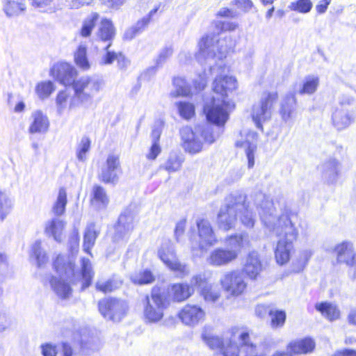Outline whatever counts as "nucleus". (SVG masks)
Here are the masks:
<instances>
[{
	"label": "nucleus",
	"mask_w": 356,
	"mask_h": 356,
	"mask_svg": "<svg viewBox=\"0 0 356 356\" xmlns=\"http://www.w3.org/2000/svg\"><path fill=\"white\" fill-rule=\"evenodd\" d=\"M255 204L261 220L270 232L280 239L294 242L298 236L296 227L298 213L289 208L283 199L274 201L259 193L256 195Z\"/></svg>",
	"instance_id": "obj_1"
},
{
	"label": "nucleus",
	"mask_w": 356,
	"mask_h": 356,
	"mask_svg": "<svg viewBox=\"0 0 356 356\" xmlns=\"http://www.w3.org/2000/svg\"><path fill=\"white\" fill-rule=\"evenodd\" d=\"M54 267L59 275V278L51 276L49 284L56 294L63 299L68 298L72 293V288L67 281L73 284L82 282L81 289L88 288L95 275L90 259L82 258L81 269L75 270L74 263L68 256L58 255L54 261Z\"/></svg>",
	"instance_id": "obj_2"
},
{
	"label": "nucleus",
	"mask_w": 356,
	"mask_h": 356,
	"mask_svg": "<svg viewBox=\"0 0 356 356\" xmlns=\"http://www.w3.org/2000/svg\"><path fill=\"white\" fill-rule=\"evenodd\" d=\"M236 79L232 76H217L212 84L216 96L205 103L204 113L207 120L218 127H223L234 108V102L228 97L236 89Z\"/></svg>",
	"instance_id": "obj_3"
},
{
	"label": "nucleus",
	"mask_w": 356,
	"mask_h": 356,
	"mask_svg": "<svg viewBox=\"0 0 356 356\" xmlns=\"http://www.w3.org/2000/svg\"><path fill=\"white\" fill-rule=\"evenodd\" d=\"M199 51L195 57L202 65H208L211 74L224 71L222 64L213 65L217 60L222 63L227 54L232 48V40L229 37L217 38L216 36L207 35L203 37L198 44Z\"/></svg>",
	"instance_id": "obj_4"
},
{
	"label": "nucleus",
	"mask_w": 356,
	"mask_h": 356,
	"mask_svg": "<svg viewBox=\"0 0 356 356\" xmlns=\"http://www.w3.org/2000/svg\"><path fill=\"white\" fill-rule=\"evenodd\" d=\"M104 81L97 76H83L73 84L74 95L69 107L72 108L79 104L89 106L93 97L103 88Z\"/></svg>",
	"instance_id": "obj_5"
},
{
	"label": "nucleus",
	"mask_w": 356,
	"mask_h": 356,
	"mask_svg": "<svg viewBox=\"0 0 356 356\" xmlns=\"http://www.w3.org/2000/svg\"><path fill=\"white\" fill-rule=\"evenodd\" d=\"M180 134L184 147L190 154H196L202 150V143L199 136L209 144L213 143L218 136L213 134V127L207 124L196 127L194 130L188 127H184L181 129Z\"/></svg>",
	"instance_id": "obj_6"
},
{
	"label": "nucleus",
	"mask_w": 356,
	"mask_h": 356,
	"mask_svg": "<svg viewBox=\"0 0 356 356\" xmlns=\"http://www.w3.org/2000/svg\"><path fill=\"white\" fill-rule=\"evenodd\" d=\"M243 201L244 195L240 192L232 193L225 197L217 217V224L220 229L228 231L234 227L237 209L243 207Z\"/></svg>",
	"instance_id": "obj_7"
},
{
	"label": "nucleus",
	"mask_w": 356,
	"mask_h": 356,
	"mask_svg": "<svg viewBox=\"0 0 356 356\" xmlns=\"http://www.w3.org/2000/svg\"><path fill=\"white\" fill-rule=\"evenodd\" d=\"M143 305L145 319L151 323L159 321L163 316L165 305L164 292L159 287H154L150 296H146Z\"/></svg>",
	"instance_id": "obj_8"
},
{
	"label": "nucleus",
	"mask_w": 356,
	"mask_h": 356,
	"mask_svg": "<svg viewBox=\"0 0 356 356\" xmlns=\"http://www.w3.org/2000/svg\"><path fill=\"white\" fill-rule=\"evenodd\" d=\"M277 99V92H266L262 94L259 102L253 105L251 115L258 129H262V123L270 119L273 106Z\"/></svg>",
	"instance_id": "obj_9"
},
{
	"label": "nucleus",
	"mask_w": 356,
	"mask_h": 356,
	"mask_svg": "<svg viewBox=\"0 0 356 356\" xmlns=\"http://www.w3.org/2000/svg\"><path fill=\"white\" fill-rule=\"evenodd\" d=\"M99 311L105 318L119 322L127 315L128 305L120 299L104 298L99 302Z\"/></svg>",
	"instance_id": "obj_10"
},
{
	"label": "nucleus",
	"mask_w": 356,
	"mask_h": 356,
	"mask_svg": "<svg viewBox=\"0 0 356 356\" xmlns=\"http://www.w3.org/2000/svg\"><path fill=\"white\" fill-rule=\"evenodd\" d=\"M158 256L170 270L177 273L179 276L184 277L189 273L188 266L178 261L173 244L170 241H163L158 250Z\"/></svg>",
	"instance_id": "obj_11"
},
{
	"label": "nucleus",
	"mask_w": 356,
	"mask_h": 356,
	"mask_svg": "<svg viewBox=\"0 0 356 356\" xmlns=\"http://www.w3.org/2000/svg\"><path fill=\"white\" fill-rule=\"evenodd\" d=\"M222 289L229 295L237 297L242 295L247 289L245 277L239 270L226 273L220 280Z\"/></svg>",
	"instance_id": "obj_12"
},
{
	"label": "nucleus",
	"mask_w": 356,
	"mask_h": 356,
	"mask_svg": "<svg viewBox=\"0 0 356 356\" xmlns=\"http://www.w3.org/2000/svg\"><path fill=\"white\" fill-rule=\"evenodd\" d=\"M135 215L131 209H126L120 214L115 227L113 241L116 243L124 244L129 234L134 228Z\"/></svg>",
	"instance_id": "obj_13"
},
{
	"label": "nucleus",
	"mask_w": 356,
	"mask_h": 356,
	"mask_svg": "<svg viewBox=\"0 0 356 356\" xmlns=\"http://www.w3.org/2000/svg\"><path fill=\"white\" fill-rule=\"evenodd\" d=\"M196 225L198 230L199 241L195 243L192 240L191 248L193 250L199 248L202 251H206L209 247L216 243L217 238L209 220L200 219L197 220Z\"/></svg>",
	"instance_id": "obj_14"
},
{
	"label": "nucleus",
	"mask_w": 356,
	"mask_h": 356,
	"mask_svg": "<svg viewBox=\"0 0 356 356\" xmlns=\"http://www.w3.org/2000/svg\"><path fill=\"white\" fill-rule=\"evenodd\" d=\"M121 165L118 155L110 154L98 173L99 179L105 184H115L119 180Z\"/></svg>",
	"instance_id": "obj_15"
},
{
	"label": "nucleus",
	"mask_w": 356,
	"mask_h": 356,
	"mask_svg": "<svg viewBox=\"0 0 356 356\" xmlns=\"http://www.w3.org/2000/svg\"><path fill=\"white\" fill-rule=\"evenodd\" d=\"M52 76L64 86L73 85L77 74L76 70L72 65L61 62L56 63L51 69Z\"/></svg>",
	"instance_id": "obj_16"
},
{
	"label": "nucleus",
	"mask_w": 356,
	"mask_h": 356,
	"mask_svg": "<svg viewBox=\"0 0 356 356\" xmlns=\"http://www.w3.org/2000/svg\"><path fill=\"white\" fill-rule=\"evenodd\" d=\"M205 312L195 305L188 304L185 305L179 313V318L181 322L188 326H195L204 321Z\"/></svg>",
	"instance_id": "obj_17"
},
{
	"label": "nucleus",
	"mask_w": 356,
	"mask_h": 356,
	"mask_svg": "<svg viewBox=\"0 0 356 356\" xmlns=\"http://www.w3.org/2000/svg\"><path fill=\"white\" fill-rule=\"evenodd\" d=\"M236 146L243 149L248 159V168H253L254 165V156L257 149V134L254 131H249L244 140H237Z\"/></svg>",
	"instance_id": "obj_18"
},
{
	"label": "nucleus",
	"mask_w": 356,
	"mask_h": 356,
	"mask_svg": "<svg viewBox=\"0 0 356 356\" xmlns=\"http://www.w3.org/2000/svg\"><path fill=\"white\" fill-rule=\"evenodd\" d=\"M262 270L263 266L259 253L256 251L250 252L245 259L241 272L243 275L245 274L249 279L255 280Z\"/></svg>",
	"instance_id": "obj_19"
},
{
	"label": "nucleus",
	"mask_w": 356,
	"mask_h": 356,
	"mask_svg": "<svg viewBox=\"0 0 356 356\" xmlns=\"http://www.w3.org/2000/svg\"><path fill=\"white\" fill-rule=\"evenodd\" d=\"M236 259V253L229 251L225 248H218L213 250L209 254L207 262L213 266H222L227 265Z\"/></svg>",
	"instance_id": "obj_20"
},
{
	"label": "nucleus",
	"mask_w": 356,
	"mask_h": 356,
	"mask_svg": "<svg viewBox=\"0 0 356 356\" xmlns=\"http://www.w3.org/2000/svg\"><path fill=\"white\" fill-rule=\"evenodd\" d=\"M334 251L339 263H344L348 266L356 264V254L351 242L346 241L337 244Z\"/></svg>",
	"instance_id": "obj_21"
},
{
	"label": "nucleus",
	"mask_w": 356,
	"mask_h": 356,
	"mask_svg": "<svg viewBox=\"0 0 356 356\" xmlns=\"http://www.w3.org/2000/svg\"><path fill=\"white\" fill-rule=\"evenodd\" d=\"M319 86V78L315 75H309L293 86V92L300 95H311L315 93Z\"/></svg>",
	"instance_id": "obj_22"
},
{
	"label": "nucleus",
	"mask_w": 356,
	"mask_h": 356,
	"mask_svg": "<svg viewBox=\"0 0 356 356\" xmlns=\"http://www.w3.org/2000/svg\"><path fill=\"white\" fill-rule=\"evenodd\" d=\"M240 341L241 356H265L266 353L260 347L254 345L250 340V334L248 332H242L238 337Z\"/></svg>",
	"instance_id": "obj_23"
},
{
	"label": "nucleus",
	"mask_w": 356,
	"mask_h": 356,
	"mask_svg": "<svg viewBox=\"0 0 356 356\" xmlns=\"http://www.w3.org/2000/svg\"><path fill=\"white\" fill-rule=\"evenodd\" d=\"M355 120V115L345 108H337L332 114V123L338 130L349 127Z\"/></svg>",
	"instance_id": "obj_24"
},
{
	"label": "nucleus",
	"mask_w": 356,
	"mask_h": 356,
	"mask_svg": "<svg viewBox=\"0 0 356 356\" xmlns=\"http://www.w3.org/2000/svg\"><path fill=\"white\" fill-rule=\"evenodd\" d=\"M293 92L287 93L281 102L280 115L284 121L287 122L291 119L296 111L297 100Z\"/></svg>",
	"instance_id": "obj_25"
},
{
	"label": "nucleus",
	"mask_w": 356,
	"mask_h": 356,
	"mask_svg": "<svg viewBox=\"0 0 356 356\" xmlns=\"http://www.w3.org/2000/svg\"><path fill=\"white\" fill-rule=\"evenodd\" d=\"M65 222L58 217H54L46 221L44 224V233L48 236H51L58 242L62 241L63 232L65 229Z\"/></svg>",
	"instance_id": "obj_26"
},
{
	"label": "nucleus",
	"mask_w": 356,
	"mask_h": 356,
	"mask_svg": "<svg viewBox=\"0 0 356 356\" xmlns=\"http://www.w3.org/2000/svg\"><path fill=\"white\" fill-rule=\"evenodd\" d=\"M32 122L29 131L31 134H44L47 131L49 126L48 118L40 111H35L31 114Z\"/></svg>",
	"instance_id": "obj_27"
},
{
	"label": "nucleus",
	"mask_w": 356,
	"mask_h": 356,
	"mask_svg": "<svg viewBox=\"0 0 356 356\" xmlns=\"http://www.w3.org/2000/svg\"><path fill=\"white\" fill-rule=\"evenodd\" d=\"M109 203V198L105 189L99 185H95L91 192V205L97 210L106 208Z\"/></svg>",
	"instance_id": "obj_28"
},
{
	"label": "nucleus",
	"mask_w": 356,
	"mask_h": 356,
	"mask_svg": "<svg viewBox=\"0 0 356 356\" xmlns=\"http://www.w3.org/2000/svg\"><path fill=\"white\" fill-rule=\"evenodd\" d=\"M293 249V242L280 239L275 250V257L277 262L280 265L286 264L290 259Z\"/></svg>",
	"instance_id": "obj_29"
},
{
	"label": "nucleus",
	"mask_w": 356,
	"mask_h": 356,
	"mask_svg": "<svg viewBox=\"0 0 356 356\" xmlns=\"http://www.w3.org/2000/svg\"><path fill=\"white\" fill-rule=\"evenodd\" d=\"M115 35V29L110 19H104L102 20L99 28L97 32V36L100 40L104 42H108L104 49H108L111 45V41L113 40Z\"/></svg>",
	"instance_id": "obj_30"
},
{
	"label": "nucleus",
	"mask_w": 356,
	"mask_h": 356,
	"mask_svg": "<svg viewBox=\"0 0 356 356\" xmlns=\"http://www.w3.org/2000/svg\"><path fill=\"white\" fill-rule=\"evenodd\" d=\"M315 348V342L312 338H304L291 341L288 345L289 350L297 355L307 354L313 351Z\"/></svg>",
	"instance_id": "obj_31"
},
{
	"label": "nucleus",
	"mask_w": 356,
	"mask_h": 356,
	"mask_svg": "<svg viewBox=\"0 0 356 356\" xmlns=\"http://www.w3.org/2000/svg\"><path fill=\"white\" fill-rule=\"evenodd\" d=\"M226 249L236 253V258L241 249L248 243V236L245 234H236L227 236L225 238Z\"/></svg>",
	"instance_id": "obj_32"
},
{
	"label": "nucleus",
	"mask_w": 356,
	"mask_h": 356,
	"mask_svg": "<svg viewBox=\"0 0 356 356\" xmlns=\"http://www.w3.org/2000/svg\"><path fill=\"white\" fill-rule=\"evenodd\" d=\"M193 289L187 284H174L170 287V293L174 301L182 302L193 293Z\"/></svg>",
	"instance_id": "obj_33"
},
{
	"label": "nucleus",
	"mask_w": 356,
	"mask_h": 356,
	"mask_svg": "<svg viewBox=\"0 0 356 356\" xmlns=\"http://www.w3.org/2000/svg\"><path fill=\"white\" fill-rule=\"evenodd\" d=\"M2 7L8 17L18 16L26 9L25 3L14 0H2Z\"/></svg>",
	"instance_id": "obj_34"
},
{
	"label": "nucleus",
	"mask_w": 356,
	"mask_h": 356,
	"mask_svg": "<svg viewBox=\"0 0 356 356\" xmlns=\"http://www.w3.org/2000/svg\"><path fill=\"white\" fill-rule=\"evenodd\" d=\"M99 229L94 223H90L87 225L83 236V250L90 253V250L94 246L95 241L99 234Z\"/></svg>",
	"instance_id": "obj_35"
},
{
	"label": "nucleus",
	"mask_w": 356,
	"mask_h": 356,
	"mask_svg": "<svg viewBox=\"0 0 356 356\" xmlns=\"http://www.w3.org/2000/svg\"><path fill=\"white\" fill-rule=\"evenodd\" d=\"M323 177L329 183L334 182L338 177L339 163L336 159H330L321 166Z\"/></svg>",
	"instance_id": "obj_36"
},
{
	"label": "nucleus",
	"mask_w": 356,
	"mask_h": 356,
	"mask_svg": "<svg viewBox=\"0 0 356 356\" xmlns=\"http://www.w3.org/2000/svg\"><path fill=\"white\" fill-rule=\"evenodd\" d=\"M13 207V200L10 194L0 188V221L2 222L10 213Z\"/></svg>",
	"instance_id": "obj_37"
},
{
	"label": "nucleus",
	"mask_w": 356,
	"mask_h": 356,
	"mask_svg": "<svg viewBox=\"0 0 356 356\" xmlns=\"http://www.w3.org/2000/svg\"><path fill=\"white\" fill-rule=\"evenodd\" d=\"M245 196L244 195V200ZM243 207H238L237 212L239 211V218L242 224L248 228L253 227L255 222V215L253 213L252 209L249 204L245 203L244 200L242 203Z\"/></svg>",
	"instance_id": "obj_38"
},
{
	"label": "nucleus",
	"mask_w": 356,
	"mask_h": 356,
	"mask_svg": "<svg viewBox=\"0 0 356 356\" xmlns=\"http://www.w3.org/2000/svg\"><path fill=\"white\" fill-rule=\"evenodd\" d=\"M313 251L310 249L301 250L296 259L292 264L291 271L296 273L302 271L313 255Z\"/></svg>",
	"instance_id": "obj_39"
},
{
	"label": "nucleus",
	"mask_w": 356,
	"mask_h": 356,
	"mask_svg": "<svg viewBox=\"0 0 356 356\" xmlns=\"http://www.w3.org/2000/svg\"><path fill=\"white\" fill-rule=\"evenodd\" d=\"M76 65L82 70L86 71L90 68V64L87 56V47L80 44L74 54Z\"/></svg>",
	"instance_id": "obj_40"
},
{
	"label": "nucleus",
	"mask_w": 356,
	"mask_h": 356,
	"mask_svg": "<svg viewBox=\"0 0 356 356\" xmlns=\"http://www.w3.org/2000/svg\"><path fill=\"white\" fill-rule=\"evenodd\" d=\"M316 308L323 316L330 321H334L339 318L340 311L338 307L330 302H322L316 305Z\"/></svg>",
	"instance_id": "obj_41"
},
{
	"label": "nucleus",
	"mask_w": 356,
	"mask_h": 356,
	"mask_svg": "<svg viewBox=\"0 0 356 356\" xmlns=\"http://www.w3.org/2000/svg\"><path fill=\"white\" fill-rule=\"evenodd\" d=\"M175 90L170 93L171 96L177 97H187L191 94V88L187 84L186 80L181 77L175 78L173 80Z\"/></svg>",
	"instance_id": "obj_42"
},
{
	"label": "nucleus",
	"mask_w": 356,
	"mask_h": 356,
	"mask_svg": "<svg viewBox=\"0 0 356 356\" xmlns=\"http://www.w3.org/2000/svg\"><path fill=\"white\" fill-rule=\"evenodd\" d=\"M67 202L66 190L64 188H60L58 191L56 200L52 207V211L55 216L58 217L65 213Z\"/></svg>",
	"instance_id": "obj_43"
},
{
	"label": "nucleus",
	"mask_w": 356,
	"mask_h": 356,
	"mask_svg": "<svg viewBox=\"0 0 356 356\" xmlns=\"http://www.w3.org/2000/svg\"><path fill=\"white\" fill-rule=\"evenodd\" d=\"M269 316L272 328L276 329L284 326L286 318L284 311L271 309L269 310Z\"/></svg>",
	"instance_id": "obj_44"
},
{
	"label": "nucleus",
	"mask_w": 356,
	"mask_h": 356,
	"mask_svg": "<svg viewBox=\"0 0 356 356\" xmlns=\"http://www.w3.org/2000/svg\"><path fill=\"white\" fill-rule=\"evenodd\" d=\"M31 255L34 256L39 268L42 267L48 261L47 254L41 248L40 241H35L32 245Z\"/></svg>",
	"instance_id": "obj_45"
},
{
	"label": "nucleus",
	"mask_w": 356,
	"mask_h": 356,
	"mask_svg": "<svg viewBox=\"0 0 356 356\" xmlns=\"http://www.w3.org/2000/svg\"><path fill=\"white\" fill-rule=\"evenodd\" d=\"M131 279L134 283L142 285L153 282L154 276L150 270H144L133 274Z\"/></svg>",
	"instance_id": "obj_46"
},
{
	"label": "nucleus",
	"mask_w": 356,
	"mask_h": 356,
	"mask_svg": "<svg viewBox=\"0 0 356 356\" xmlns=\"http://www.w3.org/2000/svg\"><path fill=\"white\" fill-rule=\"evenodd\" d=\"M90 140L87 136L81 138L76 148V157L79 161L83 162L86 160V153L90 148Z\"/></svg>",
	"instance_id": "obj_47"
},
{
	"label": "nucleus",
	"mask_w": 356,
	"mask_h": 356,
	"mask_svg": "<svg viewBox=\"0 0 356 356\" xmlns=\"http://www.w3.org/2000/svg\"><path fill=\"white\" fill-rule=\"evenodd\" d=\"M97 18L98 15L97 13H94L92 16L83 21L80 31V34L82 37L87 38L90 35L92 29L95 26Z\"/></svg>",
	"instance_id": "obj_48"
},
{
	"label": "nucleus",
	"mask_w": 356,
	"mask_h": 356,
	"mask_svg": "<svg viewBox=\"0 0 356 356\" xmlns=\"http://www.w3.org/2000/svg\"><path fill=\"white\" fill-rule=\"evenodd\" d=\"M202 337L210 348L219 349L220 351L226 342V341H222L218 337L213 336L206 332L202 333Z\"/></svg>",
	"instance_id": "obj_49"
},
{
	"label": "nucleus",
	"mask_w": 356,
	"mask_h": 356,
	"mask_svg": "<svg viewBox=\"0 0 356 356\" xmlns=\"http://www.w3.org/2000/svg\"><path fill=\"white\" fill-rule=\"evenodd\" d=\"M179 115L184 119L188 120L195 114V106L186 102H179L176 104Z\"/></svg>",
	"instance_id": "obj_50"
},
{
	"label": "nucleus",
	"mask_w": 356,
	"mask_h": 356,
	"mask_svg": "<svg viewBox=\"0 0 356 356\" xmlns=\"http://www.w3.org/2000/svg\"><path fill=\"white\" fill-rule=\"evenodd\" d=\"M54 90V87L51 81L39 83L35 88V92L40 99L47 98Z\"/></svg>",
	"instance_id": "obj_51"
},
{
	"label": "nucleus",
	"mask_w": 356,
	"mask_h": 356,
	"mask_svg": "<svg viewBox=\"0 0 356 356\" xmlns=\"http://www.w3.org/2000/svg\"><path fill=\"white\" fill-rule=\"evenodd\" d=\"M289 8L298 13H307L312 10V3L310 0H298L291 2Z\"/></svg>",
	"instance_id": "obj_52"
},
{
	"label": "nucleus",
	"mask_w": 356,
	"mask_h": 356,
	"mask_svg": "<svg viewBox=\"0 0 356 356\" xmlns=\"http://www.w3.org/2000/svg\"><path fill=\"white\" fill-rule=\"evenodd\" d=\"M183 160L176 154H170L164 165V169L169 172H173L179 170Z\"/></svg>",
	"instance_id": "obj_53"
},
{
	"label": "nucleus",
	"mask_w": 356,
	"mask_h": 356,
	"mask_svg": "<svg viewBox=\"0 0 356 356\" xmlns=\"http://www.w3.org/2000/svg\"><path fill=\"white\" fill-rule=\"evenodd\" d=\"M240 346L236 343H232V341L226 340L225 344L221 348V353L223 356H241Z\"/></svg>",
	"instance_id": "obj_54"
},
{
	"label": "nucleus",
	"mask_w": 356,
	"mask_h": 356,
	"mask_svg": "<svg viewBox=\"0 0 356 356\" xmlns=\"http://www.w3.org/2000/svg\"><path fill=\"white\" fill-rule=\"evenodd\" d=\"M69 97L70 94L67 90H63L58 92L56 97V103L58 112L60 114L62 113L63 111L67 108Z\"/></svg>",
	"instance_id": "obj_55"
},
{
	"label": "nucleus",
	"mask_w": 356,
	"mask_h": 356,
	"mask_svg": "<svg viewBox=\"0 0 356 356\" xmlns=\"http://www.w3.org/2000/svg\"><path fill=\"white\" fill-rule=\"evenodd\" d=\"M163 125V122L161 120H158L154 122L150 135L152 143H159Z\"/></svg>",
	"instance_id": "obj_56"
},
{
	"label": "nucleus",
	"mask_w": 356,
	"mask_h": 356,
	"mask_svg": "<svg viewBox=\"0 0 356 356\" xmlns=\"http://www.w3.org/2000/svg\"><path fill=\"white\" fill-rule=\"evenodd\" d=\"M172 54L173 49L171 47H164L160 51L158 56L155 60L156 65L158 67L161 66L172 55Z\"/></svg>",
	"instance_id": "obj_57"
},
{
	"label": "nucleus",
	"mask_w": 356,
	"mask_h": 356,
	"mask_svg": "<svg viewBox=\"0 0 356 356\" xmlns=\"http://www.w3.org/2000/svg\"><path fill=\"white\" fill-rule=\"evenodd\" d=\"M201 294L206 301L212 302H216L220 296L219 292L216 290H213L211 286L204 287L201 291Z\"/></svg>",
	"instance_id": "obj_58"
},
{
	"label": "nucleus",
	"mask_w": 356,
	"mask_h": 356,
	"mask_svg": "<svg viewBox=\"0 0 356 356\" xmlns=\"http://www.w3.org/2000/svg\"><path fill=\"white\" fill-rule=\"evenodd\" d=\"M118 287L117 283L112 280H108L105 282L98 281L96 283V289L104 293L111 292Z\"/></svg>",
	"instance_id": "obj_59"
},
{
	"label": "nucleus",
	"mask_w": 356,
	"mask_h": 356,
	"mask_svg": "<svg viewBox=\"0 0 356 356\" xmlns=\"http://www.w3.org/2000/svg\"><path fill=\"white\" fill-rule=\"evenodd\" d=\"M233 3L244 13H249L255 8L252 0H233Z\"/></svg>",
	"instance_id": "obj_60"
},
{
	"label": "nucleus",
	"mask_w": 356,
	"mask_h": 356,
	"mask_svg": "<svg viewBox=\"0 0 356 356\" xmlns=\"http://www.w3.org/2000/svg\"><path fill=\"white\" fill-rule=\"evenodd\" d=\"M191 285L195 287H198L202 290L204 287H207V280L203 275H196L193 276L191 280Z\"/></svg>",
	"instance_id": "obj_61"
},
{
	"label": "nucleus",
	"mask_w": 356,
	"mask_h": 356,
	"mask_svg": "<svg viewBox=\"0 0 356 356\" xmlns=\"http://www.w3.org/2000/svg\"><path fill=\"white\" fill-rule=\"evenodd\" d=\"M11 324V318L5 312H0V333L9 329Z\"/></svg>",
	"instance_id": "obj_62"
},
{
	"label": "nucleus",
	"mask_w": 356,
	"mask_h": 356,
	"mask_svg": "<svg viewBox=\"0 0 356 356\" xmlns=\"http://www.w3.org/2000/svg\"><path fill=\"white\" fill-rule=\"evenodd\" d=\"M41 350L43 356H56V346L52 343H47L41 345Z\"/></svg>",
	"instance_id": "obj_63"
},
{
	"label": "nucleus",
	"mask_w": 356,
	"mask_h": 356,
	"mask_svg": "<svg viewBox=\"0 0 356 356\" xmlns=\"http://www.w3.org/2000/svg\"><path fill=\"white\" fill-rule=\"evenodd\" d=\"M207 83V77L206 72L199 74L198 79H195L193 81L194 87L197 90H202L205 88Z\"/></svg>",
	"instance_id": "obj_64"
}]
</instances>
